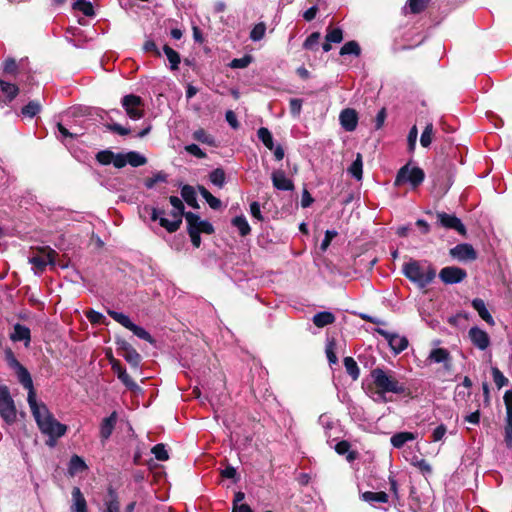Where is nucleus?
Wrapping results in <instances>:
<instances>
[{"label":"nucleus","instance_id":"nucleus-1","mask_svg":"<svg viewBox=\"0 0 512 512\" xmlns=\"http://www.w3.org/2000/svg\"><path fill=\"white\" fill-rule=\"evenodd\" d=\"M15 373L19 383L28 390L27 402L40 432L48 437L46 444L54 447L56 440L66 434L67 426L55 419L45 403L37 401L29 371L23 366Z\"/></svg>","mask_w":512,"mask_h":512},{"label":"nucleus","instance_id":"nucleus-2","mask_svg":"<svg viewBox=\"0 0 512 512\" xmlns=\"http://www.w3.org/2000/svg\"><path fill=\"white\" fill-rule=\"evenodd\" d=\"M371 377L377 388V393L381 397L386 393L397 395H406L408 393V387L403 381L404 377L397 375L393 370L377 367L371 371Z\"/></svg>","mask_w":512,"mask_h":512},{"label":"nucleus","instance_id":"nucleus-3","mask_svg":"<svg viewBox=\"0 0 512 512\" xmlns=\"http://www.w3.org/2000/svg\"><path fill=\"white\" fill-rule=\"evenodd\" d=\"M402 271L405 277L422 289L427 287L436 276V270L432 265L416 260L405 263Z\"/></svg>","mask_w":512,"mask_h":512},{"label":"nucleus","instance_id":"nucleus-4","mask_svg":"<svg viewBox=\"0 0 512 512\" xmlns=\"http://www.w3.org/2000/svg\"><path fill=\"white\" fill-rule=\"evenodd\" d=\"M150 217L152 221H158L159 225L165 228L169 233H173L180 228L182 224V218L185 217L184 209H180L179 212L176 211V208L172 207L169 215L171 216V220L164 217V211L158 208L150 209Z\"/></svg>","mask_w":512,"mask_h":512},{"label":"nucleus","instance_id":"nucleus-5","mask_svg":"<svg viewBox=\"0 0 512 512\" xmlns=\"http://www.w3.org/2000/svg\"><path fill=\"white\" fill-rule=\"evenodd\" d=\"M425 178L424 171L417 166H412L410 163L401 167L396 175L395 185L401 186L409 184L412 188L418 187Z\"/></svg>","mask_w":512,"mask_h":512},{"label":"nucleus","instance_id":"nucleus-6","mask_svg":"<svg viewBox=\"0 0 512 512\" xmlns=\"http://www.w3.org/2000/svg\"><path fill=\"white\" fill-rule=\"evenodd\" d=\"M0 416L4 422L11 425L16 422L17 410L7 386L0 385Z\"/></svg>","mask_w":512,"mask_h":512},{"label":"nucleus","instance_id":"nucleus-7","mask_svg":"<svg viewBox=\"0 0 512 512\" xmlns=\"http://www.w3.org/2000/svg\"><path fill=\"white\" fill-rule=\"evenodd\" d=\"M121 103L131 119L138 120L143 117V101L141 97L134 94L126 95L122 98Z\"/></svg>","mask_w":512,"mask_h":512},{"label":"nucleus","instance_id":"nucleus-8","mask_svg":"<svg viewBox=\"0 0 512 512\" xmlns=\"http://www.w3.org/2000/svg\"><path fill=\"white\" fill-rule=\"evenodd\" d=\"M437 222L440 226L445 229L456 231L461 236H466L467 230L461 219L454 214H448L445 212H437Z\"/></svg>","mask_w":512,"mask_h":512},{"label":"nucleus","instance_id":"nucleus-9","mask_svg":"<svg viewBox=\"0 0 512 512\" xmlns=\"http://www.w3.org/2000/svg\"><path fill=\"white\" fill-rule=\"evenodd\" d=\"M375 332L385 338L395 354H400L408 347V339L405 336H400L381 328H376Z\"/></svg>","mask_w":512,"mask_h":512},{"label":"nucleus","instance_id":"nucleus-10","mask_svg":"<svg viewBox=\"0 0 512 512\" xmlns=\"http://www.w3.org/2000/svg\"><path fill=\"white\" fill-rule=\"evenodd\" d=\"M185 219L187 222L188 232L197 231V234H212L214 232L212 224L206 220H202L197 214L187 212L185 214Z\"/></svg>","mask_w":512,"mask_h":512},{"label":"nucleus","instance_id":"nucleus-11","mask_svg":"<svg viewBox=\"0 0 512 512\" xmlns=\"http://www.w3.org/2000/svg\"><path fill=\"white\" fill-rule=\"evenodd\" d=\"M56 252L49 249L46 253H41L29 258V262L33 265L35 273H42L48 265L55 266Z\"/></svg>","mask_w":512,"mask_h":512},{"label":"nucleus","instance_id":"nucleus-12","mask_svg":"<svg viewBox=\"0 0 512 512\" xmlns=\"http://www.w3.org/2000/svg\"><path fill=\"white\" fill-rule=\"evenodd\" d=\"M467 276L464 269L456 266H448L441 269L439 277L445 284H456L463 281Z\"/></svg>","mask_w":512,"mask_h":512},{"label":"nucleus","instance_id":"nucleus-13","mask_svg":"<svg viewBox=\"0 0 512 512\" xmlns=\"http://www.w3.org/2000/svg\"><path fill=\"white\" fill-rule=\"evenodd\" d=\"M468 337L471 343L479 350H486L490 346V337L486 331L474 326L468 331Z\"/></svg>","mask_w":512,"mask_h":512},{"label":"nucleus","instance_id":"nucleus-14","mask_svg":"<svg viewBox=\"0 0 512 512\" xmlns=\"http://www.w3.org/2000/svg\"><path fill=\"white\" fill-rule=\"evenodd\" d=\"M450 255L459 261H471L477 258V253L473 246L468 243L458 244L451 248Z\"/></svg>","mask_w":512,"mask_h":512},{"label":"nucleus","instance_id":"nucleus-15","mask_svg":"<svg viewBox=\"0 0 512 512\" xmlns=\"http://www.w3.org/2000/svg\"><path fill=\"white\" fill-rule=\"evenodd\" d=\"M427 364H443L444 368L449 370L451 368V355L445 348H434L430 351L427 359Z\"/></svg>","mask_w":512,"mask_h":512},{"label":"nucleus","instance_id":"nucleus-16","mask_svg":"<svg viewBox=\"0 0 512 512\" xmlns=\"http://www.w3.org/2000/svg\"><path fill=\"white\" fill-rule=\"evenodd\" d=\"M341 127L347 132H353L358 125V114L352 108L343 109L339 115Z\"/></svg>","mask_w":512,"mask_h":512},{"label":"nucleus","instance_id":"nucleus-17","mask_svg":"<svg viewBox=\"0 0 512 512\" xmlns=\"http://www.w3.org/2000/svg\"><path fill=\"white\" fill-rule=\"evenodd\" d=\"M273 186L281 191H292L294 189V184L291 179H289L283 170H275L271 175Z\"/></svg>","mask_w":512,"mask_h":512},{"label":"nucleus","instance_id":"nucleus-18","mask_svg":"<svg viewBox=\"0 0 512 512\" xmlns=\"http://www.w3.org/2000/svg\"><path fill=\"white\" fill-rule=\"evenodd\" d=\"M70 512H88L87 501L79 487L72 489Z\"/></svg>","mask_w":512,"mask_h":512},{"label":"nucleus","instance_id":"nucleus-19","mask_svg":"<svg viewBox=\"0 0 512 512\" xmlns=\"http://www.w3.org/2000/svg\"><path fill=\"white\" fill-rule=\"evenodd\" d=\"M117 423V413L114 411L108 417H105L100 424V437L102 442L108 440L113 433Z\"/></svg>","mask_w":512,"mask_h":512},{"label":"nucleus","instance_id":"nucleus-20","mask_svg":"<svg viewBox=\"0 0 512 512\" xmlns=\"http://www.w3.org/2000/svg\"><path fill=\"white\" fill-rule=\"evenodd\" d=\"M104 512H120V501L116 490L109 487L104 500Z\"/></svg>","mask_w":512,"mask_h":512},{"label":"nucleus","instance_id":"nucleus-21","mask_svg":"<svg viewBox=\"0 0 512 512\" xmlns=\"http://www.w3.org/2000/svg\"><path fill=\"white\" fill-rule=\"evenodd\" d=\"M471 305L478 312V315L481 317V319H483L488 325H495V321L490 312L488 311L485 302L482 299H473Z\"/></svg>","mask_w":512,"mask_h":512},{"label":"nucleus","instance_id":"nucleus-22","mask_svg":"<svg viewBox=\"0 0 512 512\" xmlns=\"http://www.w3.org/2000/svg\"><path fill=\"white\" fill-rule=\"evenodd\" d=\"M112 369L117 374L118 379L130 390L138 389V385L132 380L127 374L125 368H123L119 362L112 363Z\"/></svg>","mask_w":512,"mask_h":512},{"label":"nucleus","instance_id":"nucleus-23","mask_svg":"<svg viewBox=\"0 0 512 512\" xmlns=\"http://www.w3.org/2000/svg\"><path fill=\"white\" fill-rule=\"evenodd\" d=\"M10 338L14 342L25 341V345L27 346L31 339L30 329L25 325L17 323L13 327Z\"/></svg>","mask_w":512,"mask_h":512},{"label":"nucleus","instance_id":"nucleus-24","mask_svg":"<svg viewBox=\"0 0 512 512\" xmlns=\"http://www.w3.org/2000/svg\"><path fill=\"white\" fill-rule=\"evenodd\" d=\"M417 438V435L412 432L404 431V432H398L394 434L390 442L394 448L400 449L402 448L407 442L414 441Z\"/></svg>","mask_w":512,"mask_h":512},{"label":"nucleus","instance_id":"nucleus-25","mask_svg":"<svg viewBox=\"0 0 512 512\" xmlns=\"http://www.w3.org/2000/svg\"><path fill=\"white\" fill-rule=\"evenodd\" d=\"M361 499L371 505H375L376 503H387L389 500V496L387 493L380 492H372L366 491L361 494Z\"/></svg>","mask_w":512,"mask_h":512},{"label":"nucleus","instance_id":"nucleus-26","mask_svg":"<svg viewBox=\"0 0 512 512\" xmlns=\"http://www.w3.org/2000/svg\"><path fill=\"white\" fill-rule=\"evenodd\" d=\"M315 326L319 328H323L329 324H332L335 321V316L333 313L328 311L318 312L313 316L312 319Z\"/></svg>","mask_w":512,"mask_h":512},{"label":"nucleus","instance_id":"nucleus-27","mask_svg":"<svg viewBox=\"0 0 512 512\" xmlns=\"http://www.w3.org/2000/svg\"><path fill=\"white\" fill-rule=\"evenodd\" d=\"M181 196L184 199V201L192 208L196 209L199 207L197 202V194L194 187L190 185H184L181 188Z\"/></svg>","mask_w":512,"mask_h":512},{"label":"nucleus","instance_id":"nucleus-28","mask_svg":"<svg viewBox=\"0 0 512 512\" xmlns=\"http://www.w3.org/2000/svg\"><path fill=\"white\" fill-rule=\"evenodd\" d=\"M18 91L15 84L0 80V92L6 97V103L11 102L17 96Z\"/></svg>","mask_w":512,"mask_h":512},{"label":"nucleus","instance_id":"nucleus-29","mask_svg":"<svg viewBox=\"0 0 512 512\" xmlns=\"http://www.w3.org/2000/svg\"><path fill=\"white\" fill-rule=\"evenodd\" d=\"M363 163H362V155L358 153L356 155V159L352 162V164L348 168V173L357 180L362 179L363 173Z\"/></svg>","mask_w":512,"mask_h":512},{"label":"nucleus","instance_id":"nucleus-30","mask_svg":"<svg viewBox=\"0 0 512 512\" xmlns=\"http://www.w3.org/2000/svg\"><path fill=\"white\" fill-rule=\"evenodd\" d=\"M163 52L166 55V57L170 63V69L177 70L178 66L181 62L179 53L177 51H175L174 49H172L168 45H164Z\"/></svg>","mask_w":512,"mask_h":512},{"label":"nucleus","instance_id":"nucleus-31","mask_svg":"<svg viewBox=\"0 0 512 512\" xmlns=\"http://www.w3.org/2000/svg\"><path fill=\"white\" fill-rule=\"evenodd\" d=\"M232 225L237 228L241 236H246L251 232L247 219L243 216H236L232 219Z\"/></svg>","mask_w":512,"mask_h":512},{"label":"nucleus","instance_id":"nucleus-32","mask_svg":"<svg viewBox=\"0 0 512 512\" xmlns=\"http://www.w3.org/2000/svg\"><path fill=\"white\" fill-rule=\"evenodd\" d=\"M346 372L351 376L353 380H357L360 375V369L357 362L352 357H345L343 360Z\"/></svg>","mask_w":512,"mask_h":512},{"label":"nucleus","instance_id":"nucleus-33","mask_svg":"<svg viewBox=\"0 0 512 512\" xmlns=\"http://www.w3.org/2000/svg\"><path fill=\"white\" fill-rule=\"evenodd\" d=\"M87 468L85 461L78 455H73L69 461V473L74 475Z\"/></svg>","mask_w":512,"mask_h":512},{"label":"nucleus","instance_id":"nucleus-34","mask_svg":"<svg viewBox=\"0 0 512 512\" xmlns=\"http://www.w3.org/2000/svg\"><path fill=\"white\" fill-rule=\"evenodd\" d=\"M257 136L259 140L266 146V148H268L269 150L274 149L273 136L267 128H259L257 131Z\"/></svg>","mask_w":512,"mask_h":512},{"label":"nucleus","instance_id":"nucleus-35","mask_svg":"<svg viewBox=\"0 0 512 512\" xmlns=\"http://www.w3.org/2000/svg\"><path fill=\"white\" fill-rule=\"evenodd\" d=\"M107 313L113 320H115L116 322H118L119 324H121L123 327H125L127 329H130L131 326L133 325V322L131 321V319L124 313L117 312V311L110 310V309L107 310Z\"/></svg>","mask_w":512,"mask_h":512},{"label":"nucleus","instance_id":"nucleus-36","mask_svg":"<svg viewBox=\"0 0 512 512\" xmlns=\"http://www.w3.org/2000/svg\"><path fill=\"white\" fill-rule=\"evenodd\" d=\"M23 67L22 61L18 64L15 59L8 58L3 64V71L8 75H16L20 73V69Z\"/></svg>","mask_w":512,"mask_h":512},{"label":"nucleus","instance_id":"nucleus-37","mask_svg":"<svg viewBox=\"0 0 512 512\" xmlns=\"http://www.w3.org/2000/svg\"><path fill=\"white\" fill-rule=\"evenodd\" d=\"M360 53H361V48H360L359 44L354 40L346 42L340 49V55H342V56H344V55L359 56Z\"/></svg>","mask_w":512,"mask_h":512},{"label":"nucleus","instance_id":"nucleus-38","mask_svg":"<svg viewBox=\"0 0 512 512\" xmlns=\"http://www.w3.org/2000/svg\"><path fill=\"white\" fill-rule=\"evenodd\" d=\"M41 111V105L37 101H30L27 105H25L21 113L24 117L33 118Z\"/></svg>","mask_w":512,"mask_h":512},{"label":"nucleus","instance_id":"nucleus-39","mask_svg":"<svg viewBox=\"0 0 512 512\" xmlns=\"http://www.w3.org/2000/svg\"><path fill=\"white\" fill-rule=\"evenodd\" d=\"M126 161H128V164H130L132 167H139L146 164L147 159L142 154L131 151L126 154Z\"/></svg>","mask_w":512,"mask_h":512},{"label":"nucleus","instance_id":"nucleus-40","mask_svg":"<svg viewBox=\"0 0 512 512\" xmlns=\"http://www.w3.org/2000/svg\"><path fill=\"white\" fill-rule=\"evenodd\" d=\"M193 138L198 141V142H201L203 144H207V145H210V146H214L215 145V139L213 136H211L210 134H208L204 129H198L196 131L193 132Z\"/></svg>","mask_w":512,"mask_h":512},{"label":"nucleus","instance_id":"nucleus-41","mask_svg":"<svg viewBox=\"0 0 512 512\" xmlns=\"http://www.w3.org/2000/svg\"><path fill=\"white\" fill-rule=\"evenodd\" d=\"M121 355L131 366H139L141 356L134 348H128L126 353H121Z\"/></svg>","mask_w":512,"mask_h":512},{"label":"nucleus","instance_id":"nucleus-42","mask_svg":"<svg viewBox=\"0 0 512 512\" xmlns=\"http://www.w3.org/2000/svg\"><path fill=\"white\" fill-rule=\"evenodd\" d=\"M349 450H350V443L346 440H342L335 445V451L339 455H345L348 453L347 460L353 461L355 459V453L349 452Z\"/></svg>","mask_w":512,"mask_h":512},{"label":"nucleus","instance_id":"nucleus-43","mask_svg":"<svg viewBox=\"0 0 512 512\" xmlns=\"http://www.w3.org/2000/svg\"><path fill=\"white\" fill-rule=\"evenodd\" d=\"M209 179H210L211 183H213L215 186L220 187V188L223 187V185L225 183L224 170L221 168L214 169L209 174Z\"/></svg>","mask_w":512,"mask_h":512},{"label":"nucleus","instance_id":"nucleus-44","mask_svg":"<svg viewBox=\"0 0 512 512\" xmlns=\"http://www.w3.org/2000/svg\"><path fill=\"white\" fill-rule=\"evenodd\" d=\"M74 9L81 11L85 16L91 17L94 15L92 4L86 0H77L74 3Z\"/></svg>","mask_w":512,"mask_h":512},{"label":"nucleus","instance_id":"nucleus-45","mask_svg":"<svg viewBox=\"0 0 512 512\" xmlns=\"http://www.w3.org/2000/svg\"><path fill=\"white\" fill-rule=\"evenodd\" d=\"M167 174L163 171L155 173L152 177L147 178L144 182L147 189H152L158 182H166Z\"/></svg>","mask_w":512,"mask_h":512},{"label":"nucleus","instance_id":"nucleus-46","mask_svg":"<svg viewBox=\"0 0 512 512\" xmlns=\"http://www.w3.org/2000/svg\"><path fill=\"white\" fill-rule=\"evenodd\" d=\"M266 32V25L263 22H260L256 24L251 32H250V39L253 41H260L265 36Z\"/></svg>","mask_w":512,"mask_h":512},{"label":"nucleus","instance_id":"nucleus-47","mask_svg":"<svg viewBox=\"0 0 512 512\" xmlns=\"http://www.w3.org/2000/svg\"><path fill=\"white\" fill-rule=\"evenodd\" d=\"M432 135H433V124L428 123L425 126V129L422 132L421 137H420V143L423 147L426 148V147L430 146V144L432 142Z\"/></svg>","mask_w":512,"mask_h":512},{"label":"nucleus","instance_id":"nucleus-48","mask_svg":"<svg viewBox=\"0 0 512 512\" xmlns=\"http://www.w3.org/2000/svg\"><path fill=\"white\" fill-rule=\"evenodd\" d=\"M151 452L155 456V458L159 461H166L169 459V455H168L166 446L162 443L156 444L152 448Z\"/></svg>","mask_w":512,"mask_h":512},{"label":"nucleus","instance_id":"nucleus-49","mask_svg":"<svg viewBox=\"0 0 512 512\" xmlns=\"http://www.w3.org/2000/svg\"><path fill=\"white\" fill-rule=\"evenodd\" d=\"M320 33L313 32L311 33L303 43V47L306 50H316L319 44Z\"/></svg>","mask_w":512,"mask_h":512},{"label":"nucleus","instance_id":"nucleus-50","mask_svg":"<svg viewBox=\"0 0 512 512\" xmlns=\"http://www.w3.org/2000/svg\"><path fill=\"white\" fill-rule=\"evenodd\" d=\"M491 372H492L493 381L499 389L508 384V379L504 376V374L497 367H492Z\"/></svg>","mask_w":512,"mask_h":512},{"label":"nucleus","instance_id":"nucleus-51","mask_svg":"<svg viewBox=\"0 0 512 512\" xmlns=\"http://www.w3.org/2000/svg\"><path fill=\"white\" fill-rule=\"evenodd\" d=\"M430 0H408V5L412 13L418 14L425 10Z\"/></svg>","mask_w":512,"mask_h":512},{"label":"nucleus","instance_id":"nucleus-52","mask_svg":"<svg viewBox=\"0 0 512 512\" xmlns=\"http://www.w3.org/2000/svg\"><path fill=\"white\" fill-rule=\"evenodd\" d=\"M252 62L251 55H245L242 58H235L230 62V67L233 69L246 68Z\"/></svg>","mask_w":512,"mask_h":512},{"label":"nucleus","instance_id":"nucleus-53","mask_svg":"<svg viewBox=\"0 0 512 512\" xmlns=\"http://www.w3.org/2000/svg\"><path fill=\"white\" fill-rule=\"evenodd\" d=\"M343 40V32L340 28L330 29L326 34V41L340 43Z\"/></svg>","mask_w":512,"mask_h":512},{"label":"nucleus","instance_id":"nucleus-54","mask_svg":"<svg viewBox=\"0 0 512 512\" xmlns=\"http://www.w3.org/2000/svg\"><path fill=\"white\" fill-rule=\"evenodd\" d=\"M129 330L132 331L133 334L136 335L140 339L146 340L150 343L153 341L151 335L144 328H142L134 323Z\"/></svg>","mask_w":512,"mask_h":512},{"label":"nucleus","instance_id":"nucleus-55","mask_svg":"<svg viewBox=\"0 0 512 512\" xmlns=\"http://www.w3.org/2000/svg\"><path fill=\"white\" fill-rule=\"evenodd\" d=\"M447 428L444 424L438 425L432 432L431 439L433 442H439L444 439Z\"/></svg>","mask_w":512,"mask_h":512},{"label":"nucleus","instance_id":"nucleus-56","mask_svg":"<svg viewBox=\"0 0 512 512\" xmlns=\"http://www.w3.org/2000/svg\"><path fill=\"white\" fill-rule=\"evenodd\" d=\"M114 158V154L111 151H100L96 155V159L103 165L110 164Z\"/></svg>","mask_w":512,"mask_h":512},{"label":"nucleus","instance_id":"nucleus-57","mask_svg":"<svg viewBox=\"0 0 512 512\" xmlns=\"http://www.w3.org/2000/svg\"><path fill=\"white\" fill-rule=\"evenodd\" d=\"M185 150L189 154H191L199 159H203L206 157V153L196 144H189V145L185 146Z\"/></svg>","mask_w":512,"mask_h":512},{"label":"nucleus","instance_id":"nucleus-58","mask_svg":"<svg viewBox=\"0 0 512 512\" xmlns=\"http://www.w3.org/2000/svg\"><path fill=\"white\" fill-rule=\"evenodd\" d=\"M337 234L338 233L335 230H327L325 232V237L320 245V248L322 251H325L329 247L332 239L335 238L337 236Z\"/></svg>","mask_w":512,"mask_h":512},{"label":"nucleus","instance_id":"nucleus-59","mask_svg":"<svg viewBox=\"0 0 512 512\" xmlns=\"http://www.w3.org/2000/svg\"><path fill=\"white\" fill-rule=\"evenodd\" d=\"M290 112L293 116H298L302 108V100L293 98L290 100Z\"/></svg>","mask_w":512,"mask_h":512},{"label":"nucleus","instance_id":"nucleus-60","mask_svg":"<svg viewBox=\"0 0 512 512\" xmlns=\"http://www.w3.org/2000/svg\"><path fill=\"white\" fill-rule=\"evenodd\" d=\"M6 360L8 365L15 370V372L23 367V365L15 358L14 354L11 351L6 353Z\"/></svg>","mask_w":512,"mask_h":512},{"label":"nucleus","instance_id":"nucleus-61","mask_svg":"<svg viewBox=\"0 0 512 512\" xmlns=\"http://www.w3.org/2000/svg\"><path fill=\"white\" fill-rule=\"evenodd\" d=\"M250 213L258 221H261L263 219L260 204L256 201L250 204Z\"/></svg>","mask_w":512,"mask_h":512},{"label":"nucleus","instance_id":"nucleus-62","mask_svg":"<svg viewBox=\"0 0 512 512\" xmlns=\"http://www.w3.org/2000/svg\"><path fill=\"white\" fill-rule=\"evenodd\" d=\"M225 119L226 121L228 122V124L236 129L238 128L239 126V123H238V120H237V117H236V114L232 111V110H228L226 111L225 113Z\"/></svg>","mask_w":512,"mask_h":512},{"label":"nucleus","instance_id":"nucleus-63","mask_svg":"<svg viewBox=\"0 0 512 512\" xmlns=\"http://www.w3.org/2000/svg\"><path fill=\"white\" fill-rule=\"evenodd\" d=\"M464 420L468 423L478 425L480 422V412L479 410H476L475 412H472L465 416Z\"/></svg>","mask_w":512,"mask_h":512},{"label":"nucleus","instance_id":"nucleus-64","mask_svg":"<svg viewBox=\"0 0 512 512\" xmlns=\"http://www.w3.org/2000/svg\"><path fill=\"white\" fill-rule=\"evenodd\" d=\"M143 49L146 51V52H153L155 53L156 55L160 56V51L158 50L155 42L153 40H147L144 45H143Z\"/></svg>","mask_w":512,"mask_h":512}]
</instances>
